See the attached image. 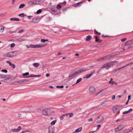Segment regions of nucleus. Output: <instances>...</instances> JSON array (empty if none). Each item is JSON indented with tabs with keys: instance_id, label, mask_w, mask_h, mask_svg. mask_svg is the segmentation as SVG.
<instances>
[{
	"instance_id": "nucleus-1",
	"label": "nucleus",
	"mask_w": 133,
	"mask_h": 133,
	"mask_svg": "<svg viewBox=\"0 0 133 133\" xmlns=\"http://www.w3.org/2000/svg\"><path fill=\"white\" fill-rule=\"evenodd\" d=\"M123 108V106L121 105H117L113 107L112 111L114 113L118 114L120 112V110Z\"/></svg>"
},
{
	"instance_id": "nucleus-2",
	"label": "nucleus",
	"mask_w": 133,
	"mask_h": 133,
	"mask_svg": "<svg viewBox=\"0 0 133 133\" xmlns=\"http://www.w3.org/2000/svg\"><path fill=\"white\" fill-rule=\"evenodd\" d=\"M32 48H41L46 46V45L45 44H40L36 45H30Z\"/></svg>"
},
{
	"instance_id": "nucleus-3",
	"label": "nucleus",
	"mask_w": 133,
	"mask_h": 133,
	"mask_svg": "<svg viewBox=\"0 0 133 133\" xmlns=\"http://www.w3.org/2000/svg\"><path fill=\"white\" fill-rule=\"evenodd\" d=\"M104 120L103 117L101 115L99 116L96 119V121L97 123H100Z\"/></svg>"
},
{
	"instance_id": "nucleus-4",
	"label": "nucleus",
	"mask_w": 133,
	"mask_h": 133,
	"mask_svg": "<svg viewBox=\"0 0 133 133\" xmlns=\"http://www.w3.org/2000/svg\"><path fill=\"white\" fill-rule=\"evenodd\" d=\"M124 127V125L123 124H121L118 126L115 129V132H117L123 129Z\"/></svg>"
},
{
	"instance_id": "nucleus-5",
	"label": "nucleus",
	"mask_w": 133,
	"mask_h": 133,
	"mask_svg": "<svg viewBox=\"0 0 133 133\" xmlns=\"http://www.w3.org/2000/svg\"><path fill=\"white\" fill-rule=\"evenodd\" d=\"M117 55V54H116L115 55H112V54H110L109 55H107L105 56L104 57V60H106L107 59H109L111 58L114 57L115 55Z\"/></svg>"
},
{
	"instance_id": "nucleus-6",
	"label": "nucleus",
	"mask_w": 133,
	"mask_h": 133,
	"mask_svg": "<svg viewBox=\"0 0 133 133\" xmlns=\"http://www.w3.org/2000/svg\"><path fill=\"white\" fill-rule=\"evenodd\" d=\"M37 0H32L29 1L28 3L29 5H35L38 4L37 3Z\"/></svg>"
},
{
	"instance_id": "nucleus-7",
	"label": "nucleus",
	"mask_w": 133,
	"mask_h": 133,
	"mask_svg": "<svg viewBox=\"0 0 133 133\" xmlns=\"http://www.w3.org/2000/svg\"><path fill=\"white\" fill-rule=\"evenodd\" d=\"M89 90L90 93L92 94L94 93L96 90L95 87L93 86L90 87L89 88Z\"/></svg>"
},
{
	"instance_id": "nucleus-8",
	"label": "nucleus",
	"mask_w": 133,
	"mask_h": 133,
	"mask_svg": "<svg viewBox=\"0 0 133 133\" xmlns=\"http://www.w3.org/2000/svg\"><path fill=\"white\" fill-rule=\"evenodd\" d=\"M14 51L9 52L6 54V56L8 57H13L14 56Z\"/></svg>"
},
{
	"instance_id": "nucleus-9",
	"label": "nucleus",
	"mask_w": 133,
	"mask_h": 133,
	"mask_svg": "<svg viewBox=\"0 0 133 133\" xmlns=\"http://www.w3.org/2000/svg\"><path fill=\"white\" fill-rule=\"evenodd\" d=\"M78 72L76 71L75 70H74L71 72L69 76L70 77H73L75 75L78 73Z\"/></svg>"
},
{
	"instance_id": "nucleus-10",
	"label": "nucleus",
	"mask_w": 133,
	"mask_h": 133,
	"mask_svg": "<svg viewBox=\"0 0 133 133\" xmlns=\"http://www.w3.org/2000/svg\"><path fill=\"white\" fill-rule=\"evenodd\" d=\"M29 80L27 79H24L19 80L17 81V83L20 85L23 83H26L29 81Z\"/></svg>"
},
{
	"instance_id": "nucleus-11",
	"label": "nucleus",
	"mask_w": 133,
	"mask_h": 133,
	"mask_svg": "<svg viewBox=\"0 0 133 133\" xmlns=\"http://www.w3.org/2000/svg\"><path fill=\"white\" fill-rule=\"evenodd\" d=\"M54 128L52 126H49L48 128L49 133H54Z\"/></svg>"
},
{
	"instance_id": "nucleus-12",
	"label": "nucleus",
	"mask_w": 133,
	"mask_h": 133,
	"mask_svg": "<svg viewBox=\"0 0 133 133\" xmlns=\"http://www.w3.org/2000/svg\"><path fill=\"white\" fill-rule=\"evenodd\" d=\"M117 62V61H110L109 62L107 63L108 64V65L109 66V68L107 69H108L110 67V66L111 65H114V63L115 62Z\"/></svg>"
},
{
	"instance_id": "nucleus-13",
	"label": "nucleus",
	"mask_w": 133,
	"mask_h": 133,
	"mask_svg": "<svg viewBox=\"0 0 133 133\" xmlns=\"http://www.w3.org/2000/svg\"><path fill=\"white\" fill-rule=\"evenodd\" d=\"M48 110H43L42 111V114L45 115H48Z\"/></svg>"
},
{
	"instance_id": "nucleus-14",
	"label": "nucleus",
	"mask_w": 133,
	"mask_h": 133,
	"mask_svg": "<svg viewBox=\"0 0 133 133\" xmlns=\"http://www.w3.org/2000/svg\"><path fill=\"white\" fill-rule=\"evenodd\" d=\"M132 131V130L130 129H126L123 131V133H128L129 132H131Z\"/></svg>"
},
{
	"instance_id": "nucleus-15",
	"label": "nucleus",
	"mask_w": 133,
	"mask_h": 133,
	"mask_svg": "<svg viewBox=\"0 0 133 133\" xmlns=\"http://www.w3.org/2000/svg\"><path fill=\"white\" fill-rule=\"evenodd\" d=\"M92 38L91 36L89 35L87 36L86 38V40L87 41H90Z\"/></svg>"
},
{
	"instance_id": "nucleus-16",
	"label": "nucleus",
	"mask_w": 133,
	"mask_h": 133,
	"mask_svg": "<svg viewBox=\"0 0 133 133\" xmlns=\"http://www.w3.org/2000/svg\"><path fill=\"white\" fill-rule=\"evenodd\" d=\"M38 19L36 17L34 18L32 20V23H37L38 21Z\"/></svg>"
},
{
	"instance_id": "nucleus-17",
	"label": "nucleus",
	"mask_w": 133,
	"mask_h": 133,
	"mask_svg": "<svg viewBox=\"0 0 133 133\" xmlns=\"http://www.w3.org/2000/svg\"><path fill=\"white\" fill-rule=\"evenodd\" d=\"M107 68V69L109 68V66L107 63L104 64L102 66L101 68Z\"/></svg>"
},
{
	"instance_id": "nucleus-18",
	"label": "nucleus",
	"mask_w": 133,
	"mask_h": 133,
	"mask_svg": "<svg viewBox=\"0 0 133 133\" xmlns=\"http://www.w3.org/2000/svg\"><path fill=\"white\" fill-rule=\"evenodd\" d=\"M133 110L132 109H130L128 111H125L123 112V114H127L129 113L131 111Z\"/></svg>"
},
{
	"instance_id": "nucleus-19",
	"label": "nucleus",
	"mask_w": 133,
	"mask_h": 133,
	"mask_svg": "<svg viewBox=\"0 0 133 133\" xmlns=\"http://www.w3.org/2000/svg\"><path fill=\"white\" fill-rule=\"evenodd\" d=\"M65 116H68V114H63L62 116L60 117L59 118L60 120H62L64 118V117Z\"/></svg>"
},
{
	"instance_id": "nucleus-20",
	"label": "nucleus",
	"mask_w": 133,
	"mask_h": 133,
	"mask_svg": "<svg viewBox=\"0 0 133 133\" xmlns=\"http://www.w3.org/2000/svg\"><path fill=\"white\" fill-rule=\"evenodd\" d=\"M88 70V69H87V68H82L80 69L79 71L80 72H85Z\"/></svg>"
},
{
	"instance_id": "nucleus-21",
	"label": "nucleus",
	"mask_w": 133,
	"mask_h": 133,
	"mask_svg": "<svg viewBox=\"0 0 133 133\" xmlns=\"http://www.w3.org/2000/svg\"><path fill=\"white\" fill-rule=\"evenodd\" d=\"M82 130V127H80L77 129L75 130V132H80Z\"/></svg>"
},
{
	"instance_id": "nucleus-22",
	"label": "nucleus",
	"mask_w": 133,
	"mask_h": 133,
	"mask_svg": "<svg viewBox=\"0 0 133 133\" xmlns=\"http://www.w3.org/2000/svg\"><path fill=\"white\" fill-rule=\"evenodd\" d=\"M109 83L110 84H111V85H113L114 84H115L116 85H117V83L113 81H109Z\"/></svg>"
},
{
	"instance_id": "nucleus-23",
	"label": "nucleus",
	"mask_w": 133,
	"mask_h": 133,
	"mask_svg": "<svg viewBox=\"0 0 133 133\" xmlns=\"http://www.w3.org/2000/svg\"><path fill=\"white\" fill-rule=\"evenodd\" d=\"M108 104L107 102L106 101H104L101 104V105L103 106H105Z\"/></svg>"
},
{
	"instance_id": "nucleus-24",
	"label": "nucleus",
	"mask_w": 133,
	"mask_h": 133,
	"mask_svg": "<svg viewBox=\"0 0 133 133\" xmlns=\"http://www.w3.org/2000/svg\"><path fill=\"white\" fill-rule=\"evenodd\" d=\"M105 60L104 57H103L98 59H97L96 60V61L98 62L102 61Z\"/></svg>"
},
{
	"instance_id": "nucleus-25",
	"label": "nucleus",
	"mask_w": 133,
	"mask_h": 133,
	"mask_svg": "<svg viewBox=\"0 0 133 133\" xmlns=\"http://www.w3.org/2000/svg\"><path fill=\"white\" fill-rule=\"evenodd\" d=\"M39 65V64L38 63H34L33 64V65L36 68H37Z\"/></svg>"
},
{
	"instance_id": "nucleus-26",
	"label": "nucleus",
	"mask_w": 133,
	"mask_h": 133,
	"mask_svg": "<svg viewBox=\"0 0 133 133\" xmlns=\"http://www.w3.org/2000/svg\"><path fill=\"white\" fill-rule=\"evenodd\" d=\"M4 27L3 26H0V32H3L4 31Z\"/></svg>"
},
{
	"instance_id": "nucleus-27",
	"label": "nucleus",
	"mask_w": 133,
	"mask_h": 133,
	"mask_svg": "<svg viewBox=\"0 0 133 133\" xmlns=\"http://www.w3.org/2000/svg\"><path fill=\"white\" fill-rule=\"evenodd\" d=\"M131 45L130 41L129 40L125 42V45Z\"/></svg>"
},
{
	"instance_id": "nucleus-28",
	"label": "nucleus",
	"mask_w": 133,
	"mask_h": 133,
	"mask_svg": "<svg viewBox=\"0 0 133 133\" xmlns=\"http://www.w3.org/2000/svg\"><path fill=\"white\" fill-rule=\"evenodd\" d=\"M83 2H78V3H77L75 4V5L74 6L75 7H78L79 6V5L83 3Z\"/></svg>"
},
{
	"instance_id": "nucleus-29",
	"label": "nucleus",
	"mask_w": 133,
	"mask_h": 133,
	"mask_svg": "<svg viewBox=\"0 0 133 133\" xmlns=\"http://www.w3.org/2000/svg\"><path fill=\"white\" fill-rule=\"evenodd\" d=\"M17 41L18 42H21L25 41V40L22 38H19L17 39Z\"/></svg>"
},
{
	"instance_id": "nucleus-30",
	"label": "nucleus",
	"mask_w": 133,
	"mask_h": 133,
	"mask_svg": "<svg viewBox=\"0 0 133 133\" xmlns=\"http://www.w3.org/2000/svg\"><path fill=\"white\" fill-rule=\"evenodd\" d=\"M94 33L95 34H96L98 35H101V33L99 32H98L95 29L94 31Z\"/></svg>"
},
{
	"instance_id": "nucleus-31",
	"label": "nucleus",
	"mask_w": 133,
	"mask_h": 133,
	"mask_svg": "<svg viewBox=\"0 0 133 133\" xmlns=\"http://www.w3.org/2000/svg\"><path fill=\"white\" fill-rule=\"evenodd\" d=\"M25 6V4H22L20 5L19 6V8L21 9L24 7Z\"/></svg>"
},
{
	"instance_id": "nucleus-32",
	"label": "nucleus",
	"mask_w": 133,
	"mask_h": 133,
	"mask_svg": "<svg viewBox=\"0 0 133 133\" xmlns=\"http://www.w3.org/2000/svg\"><path fill=\"white\" fill-rule=\"evenodd\" d=\"M48 41V39H41V42L42 43H45L46 42Z\"/></svg>"
},
{
	"instance_id": "nucleus-33",
	"label": "nucleus",
	"mask_w": 133,
	"mask_h": 133,
	"mask_svg": "<svg viewBox=\"0 0 133 133\" xmlns=\"http://www.w3.org/2000/svg\"><path fill=\"white\" fill-rule=\"evenodd\" d=\"M82 80V79L81 78H79L77 80V81H76V83H75V84H77L79 83Z\"/></svg>"
},
{
	"instance_id": "nucleus-34",
	"label": "nucleus",
	"mask_w": 133,
	"mask_h": 133,
	"mask_svg": "<svg viewBox=\"0 0 133 133\" xmlns=\"http://www.w3.org/2000/svg\"><path fill=\"white\" fill-rule=\"evenodd\" d=\"M68 114V116L69 115V117L70 118L71 117L73 116V114L72 113H66Z\"/></svg>"
},
{
	"instance_id": "nucleus-35",
	"label": "nucleus",
	"mask_w": 133,
	"mask_h": 133,
	"mask_svg": "<svg viewBox=\"0 0 133 133\" xmlns=\"http://www.w3.org/2000/svg\"><path fill=\"white\" fill-rule=\"evenodd\" d=\"M56 8L60 10L62 8V6L61 5L58 4Z\"/></svg>"
},
{
	"instance_id": "nucleus-36",
	"label": "nucleus",
	"mask_w": 133,
	"mask_h": 133,
	"mask_svg": "<svg viewBox=\"0 0 133 133\" xmlns=\"http://www.w3.org/2000/svg\"><path fill=\"white\" fill-rule=\"evenodd\" d=\"M10 131L11 132H18L17 129H14L11 130Z\"/></svg>"
},
{
	"instance_id": "nucleus-37",
	"label": "nucleus",
	"mask_w": 133,
	"mask_h": 133,
	"mask_svg": "<svg viewBox=\"0 0 133 133\" xmlns=\"http://www.w3.org/2000/svg\"><path fill=\"white\" fill-rule=\"evenodd\" d=\"M92 76V74H90L89 75H87L85 76V78L86 79H88L90 78Z\"/></svg>"
},
{
	"instance_id": "nucleus-38",
	"label": "nucleus",
	"mask_w": 133,
	"mask_h": 133,
	"mask_svg": "<svg viewBox=\"0 0 133 133\" xmlns=\"http://www.w3.org/2000/svg\"><path fill=\"white\" fill-rule=\"evenodd\" d=\"M52 12L54 15H57V13L56 12V10H52Z\"/></svg>"
},
{
	"instance_id": "nucleus-39",
	"label": "nucleus",
	"mask_w": 133,
	"mask_h": 133,
	"mask_svg": "<svg viewBox=\"0 0 133 133\" xmlns=\"http://www.w3.org/2000/svg\"><path fill=\"white\" fill-rule=\"evenodd\" d=\"M29 74V73L28 72H27L24 73L23 74V76H27Z\"/></svg>"
},
{
	"instance_id": "nucleus-40",
	"label": "nucleus",
	"mask_w": 133,
	"mask_h": 133,
	"mask_svg": "<svg viewBox=\"0 0 133 133\" xmlns=\"http://www.w3.org/2000/svg\"><path fill=\"white\" fill-rule=\"evenodd\" d=\"M18 16H20L22 17H23L25 16V15H24V14L23 13H22L21 14H19Z\"/></svg>"
},
{
	"instance_id": "nucleus-41",
	"label": "nucleus",
	"mask_w": 133,
	"mask_h": 133,
	"mask_svg": "<svg viewBox=\"0 0 133 133\" xmlns=\"http://www.w3.org/2000/svg\"><path fill=\"white\" fill-rule=\"evenodd\" d=\"M95 38V42H97L99 41V39H98V38L97 36H96Z\"/></svg>"
},
{
	"instance_id": "nucleus-42",
	"label": "nucleus",
	"mask_w": 133,
	"mask_h": 133,
	"mask_svg": "<svg viewBox=\"0 0 133 133\" xmlns=\"http://www.w3.org/2000/svg\"><path fill=\"white\" fill-rule=\"evenodd\" d=\"M64 87V86L63 85L61 86L57 85L56 86V88H63Z\"/></svg>"
},
{
	"instance_id": "nucleus-43",
	"label": "nucleus",
	"mask_w": 133,
	"mask_h": 133,
	"mask_svg": "<svg viewBox=\"0 0 133 133\" xmlns=\"http://www.w3.org/2000/svg\"><path fill=\"white\" fill-rule=\"evenodd\" d=\"M6 63H8L9 64V65L10 66H11V65L12 64L9 61H6Z\"/></svg>"
},
{
	"instance_id": "nucleus-44",
	"label": "nucleus",
	"mask_w": 133,
	"mask_h": 133,
	"mask_svg": "<svg viewBox=\"0 0 133 133\" xmlns=\"http://www.w3.org/2000/svg\"><path fill=\"white\" fill-rule=\"evenodd\" d=\"M6 63H8L9 64V65L10 66H11V65L12 64L9 61H6Z\"/></svg>"
},
{
	"instance_id": "nucleus-45",
	"label": "nucleus",
	"mask_w": 133,
	"mask_h": 133,
	"mask_svg": "<svg viewBox=\"0 0 133 133\" xmlns=\"http://www.w3.org/2000/svg\"><path fill=\"white\" fill-rule=\"evenodd\" d=\"M56 122V120L54 121L51 122V125H54L55 124Z\"/></svg>"
},
{
	"instance_id": "nucleus-46",
	"label": "nucleus",
	"mask_w": 133,
	"mask_h": 133,
	"mask_svg": "<svg viewBox=\"0 0 133 133\" xmlns=\"http://www.w3.org/2000/svg\"><path fill=\"white\" fill-rule=\"evenodd\" d=\"M22 129V128L21 126H19L18 127V128L17 129V131L18 132H19L20 130Z\"/></svg>"
},
{
	"instance_id": "nucleus-47",
	"label": "nucleus",
	"mask_w": 133,
	"mask_h": 133,
	"mask_svg": "<svg viewBox=\"0 0 133 133\" xmlns=\"http://www.w3.org/2000/svg\"><path fill=\"white\" fill-rule=\"evenodd\" d=\"M42 12V10L41 9H39L38 10L37 12V14H38L41 13Z\"/></svg>"
},
{
	"instance_id": "nucleus-48",
	"label": "nucleus",
	"mask_w": 133,
	"mask_h": 133,
	"mask_svg": "<svg viewBox=\"0 0 133 133\" xmlns=\"http://www.w3.org/2000/svg\"><path fill=\"white\" fill-rule=\"evenodd\" d=\"M15 44L14 43H12L11 44L10 46L11 48H12L15 46Z\"/></svg>"
},
{
	"instance_id": "nucleus-49",
	"label": "nucleus",
	"mask_w": 133,
	"mask_h": 133,
	"mask_svg": "<svg viewBox=\"0 0 133 133\" xmlns=\"http://www.w3.org/2000/svg\"><path fill=\"white\" fill-rule=\"evenodd\" d=\"M127 39V38H123L121 39V41L122 42H123L125 41Z\"/></svg>"
},
{
	"instance_id": "nucleus-50",
	"label": "nucleus",
	"mask_w": 133,
	"mask_h": 133,
	"mask_svg": "<svg viewBox=\"0 0 133 133\" xmlns=\"http://www.w3.org/2000/svg\"><path fill=\"white\" fill-rule=\"evenodd\" d=\"M6 76L3 75H1V78H6Z\"/></svg>"
},
{
	"instance_id": "nucleus-51",
	"label": "nucleus",
	"mask_w": 133,
	"mask_h": 133,
	"mask_svg": "<svg viewBox=\"0 0 133 133\" xmlns=\"http://www.w3.org/2000/svg\"><path fill=\"white\" fill-rule=\"evenodd\" d=\"M24 31V30H23L22 29V30H20L18 31V33H22V32H23Z\"/></svg>"
},
{
	"instance_id": "nucleus-52",
	"label": "nucleus",
	"mask_w": 133,
	"mask_h": 133,
	"mask_svg": "<svg viewBox=\"0 0 133 133\" xmlns=\"http://www.w3.org/2000/svg\"><path fill=\"white\" fill-rule=\"evenodd\" d=\"M133 64V63H130L129 64H127L126 65H125L123 66V67H124V68L126 66H128V65H130V64Z\"/></svg>"
},
{
	"instance_id": "nucleus-53",
	"label": "nucleus",
	"mask_w": 133,
	"mask_h": 133,
	"mask_svg": "<svg viewBox=\"0 0 133 133\" xmlns=\"http://www.w3.org/2000/svg\"><path fill=\"white\" fill-rule=\"evenodd\" d=\"M2 71L6 73L7 72V70L6 69H4L2 70Z\"/></svg>"
},
{
	"instance_id": "nucleus-54",
	"label": "nucleus",
	"mask_w": 133,
	"mask_h": 133,
	"mask_svg": "<svg viewBox=\"0 0 133 133\" xmlns=\"http://www.w3.org/2000/svg\"><path fill=\"white\" fill-rule=\"evenodd\" d=\"M17 82H14L12 83L11 84H12V85H17Z\"/></svg>"
},
{
	"instance_id": "nucleus-55",
	"label": "nucleus",
	"mask_w": 133,
	"mask_h": 133,
	"mask_svg": "<svg viewBox=\"0 0 133 133\" xmlns=\"http://www.w3.org/2000/svg\"><path fill=\"white\" fill-rule=\"evenodd\" d=\"M95 72V70H93L91 72V74H92V75Z\"/></svg>"
},
{
	"instance_id": "nucleus-56",
	"label": "nucleus",
	"mask_w": 133,
	"mask_h": 133,
	"mask_svg": "<svg viewBox=\"0 0 133 133\" xmlns=\"http://www.w3.org/2000/svg\"><path fill=\"white\" fill-rule=\"evenodd\" d=\"M10 20L11 21H15V18H11L10 19Z\"/></svg>"
},
{
	"instance_id": "nucleus-57",
	"label": "nucleus",
	"mask_w": 133,
	"mask_h": 133,
	"mask_svg": "<svg viewBox=\"0 0 133 133\" xmlns=\"http://www.w3.org/2000/svg\"><path fill=\"white\" fill-rule=\"evenodd\" d=\"M11 66L12 68H15V65L14 64H12L11 65Z\"/></svg>"
},
{
	"instance_id": "nucleus-58",
	"label": "nucleus",
	"mask_w": 133,
	"mask_h": 133,
	"mask_svg": "<svg viewBox=\"0 0 133 133\" xmlns=\"http://www.w3.org/2000/svg\"><path fill=\"white\" fill-rule=\"evenodd\" d=\"M33 75H30L26 77H33Z\"/></svg>"
},
{
	"instance_id": "nucleus-59",
	"label": "nucleus",
	"mask_w": 133,
	"mask_h": 133,
	"mask_svg": "<svg viewBox=\"0 0 133 133\" xmlns=\"http://www.w3.org/2000/svg\"><path fill=\"white\" fill-rule=\"evenodd\" d=\"M101 125H98L97 126V130H98L99 129V128H100V127H101Z\"/></svg>"
},
{
	"instance_id": "nucleus-60",
	"label": "nucleus",
	"mask_w": 133,
	"mask_h": 133,
	"mask_svg": "<svg viewBox=\"0 0 133 133\" xmlns=\"http://www.w3.org/2000/svg\"><path fill=\"white\" fill-rule=\"evenodd\" d=\"M93 121V119L92 118H91L88 119V121L89 122H91Z\"/></svg>"
},
{
	"instance_id": "nucleus-61",
	"label": "nucleus",
	"mask_w": 133,
	"mask_h": 133,
	"mask_svg": "<svg viewBox=\"0 0 133 133\" xmlns=\"http://www.w3.org/2000/svg\"><path fill=\"white\" fill-rule=\"evenodd\" d=\"M124 68V67H123V66L122 67H121L119 68H118V69H117V71L118 70H120V69H122V68Z\"/></svg>"
},
{
	"instance_id": "nucleus-62",
	"label": "nucleus",
	"mask_w": 133,
	"mask_h": 133,
	"mask_svg": "<svg viewBox=\"0 0 133 133\" xmlns=\"http://www.w3.org/2000/svg\"><path fill=\"white\" fill-rule=\"evenodd\" d=\"M101 36L102 37H109V36L108 35H106V36H104V35H102Z\"/></svg>"
},
{
	"instance_id": "nucleus-63",
	"label": "nucleus",
	"mask_w": 133,
	"mask_h": 133,
	"mask_svg": "<svg viewBox=\"0 0 133 133\" xmlns=\"http://www.w3.org/2000/svg\"><path fill=\"white\" fill-rule=\"evenodd\" d=\"M115 95H114L113 96L112 98V100H114L115 98Z\"/></svg>"
},
{
	"instance_id": "nucleus-64",
	"label": "nucleus",
	"mask_w": 133,
	"mask_h": 133,
	"mask_svg": "<svg viewBox=\"0 0 133 133\" xmlns=\"http://www.w3.org/2000/svg\"><path fill=\"white\" fill-rule=\"evenodd\" d=\"M9 32L11 33H12L14 32H15L14 31H12L11 30H10L9 31Z\"/></svg>"
}]
</instances>
